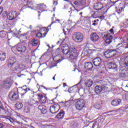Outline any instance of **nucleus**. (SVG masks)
Returning <instances> with one entry per match:
<instances>
[{"label":"nucleus","mask_w":128,"mask_h":128,"mask_svg":"<svg viewBox=\"0 0 128 128\" xmlns=\"http://www.w3.org/2000/svg\"><path fill=\"white\" fill-rule=\"evenodd\" d=\"M38 6L40 8V10H44V8H46V4H38Z\"/></svg>","instance_id":"nucleus-32"},{"label":"nucleus","mask_w":128,"mask_h":128,"mask_svg":"<svg viewBox=\"0 0 128 128\" xmlns=\"http://www.w3.org/2000/svg\"><path fill=\"white\" fill-rule=\"evenodd\" d=\"M56 50H57V51L58 50V49Z\"/></svg>","instance_id":"nucleus-64"},{"label":"nucleus","mask_w":128,"mask_h":128,"mask_svg":"<svg viewBox=\"0 0 128 128\" xmlns=\"http://www.w3.org/2000/svg\"><path fill=\"white\" fill-rule=\"evenodd\" d=\"M22 88L23 90H24L25 94L26 92H28V90H30V89L26 88V86H22Z\"/></svg>","instance_id":"nucleus-33"},{"label":"nucleus","mask_w":128,"mask_h":128,"mask_svg":"<svg viewBox=\"0 0 128 128\" xmlns=\"http://www.w3.org/2000/svg\"><path fill=\"white\" fill-rule=\"evenodd\" d=\"M72 39L76 42H82L84 40V34L80 32H75L72 35Z\"/></svg>","instance_id":"nucleus-3"},{"label":"nucleus","mask_w":128,"mask_h":128,"mask_svg":"<svg viewBox=\"0 0 128 128\" xmlns=\"http://www.w3.org/2000/svg\"><path fill=\"white\" fill-rule=\"evenodd\" d=\"M0 108L2 110H4V104H2V102H0Z\"/></svg>","instance_id":"nucleus-40"},{"label":"nucleus","mask_w":128,"mask_h":128,"mask_svg":"<svg viewBox=\"0 0 128 128\" xmlns=\"http://www.w3.org/2000/svg\"><path fill=\"white\" fill-rule=\"evenodd\" d=\"M84 106H86V101L82 99L78 100L75 104V106L78 110H82V108H84Z\"/></svg>","instance_id":"nucleus-4"},{"label":"nucleus","mask_w":128,"mask_h":128,"mask_svg":"<svg viewBox=\"0 0 128 128\" xmlns=\"http://www.w3.org/2000/svg\"><path fill=\"white\" fill-rule=\"evenodd\" d=\"M124 66L128 68V56H126L124 61Z\"/></svg>","instance_id":"nucleus-28"},{"label":"nucleus","mask_w":128,"mask_h":128,"mask_svg":"<svg viewBox=\"0 0 128 128\" xmlns=\"http://www.w3.org/2000/svg\"><path fill=\"white\" fill-rule=\"evenodd\" d=\"M7 120H8L10 122H14V119L10 116L7 118Z\"/></svg>","instance_id":"nucleus-38"},{"label":"nucleus","mask_w":128,"mask_h":128,"mask_svg":"<svg viewBox=\"0 0 128 128\" xmlns=\"http://www.w3.org/2000/svg\"><path fill=\"white\" fill-rule=\"evenodd\" d=\"M84 67L86 70H92L94 65H92V63L88 62L85 64Z\"/></svg>","instance_id":"nucleus-16"},{"label":"nucleus","mask_w":128,"mask_h":128,"mask_svg":"<svg viewBox=\"0 0 128 128\" xmlns=\"http://www.w3.org/2000/svg\"><path fill=\"white\" fill-rule=\"evenodd\" d=\"M58 20L59 24L60 23V20Z\"/></svg>","instance_id":"nucleus-60"},{"label":"nucleus","mask_w":128,"mask_h":128,"mask_svg":"<svg viewBox=\"0 0 128 128\" xmlns=\"http://www.w3.org/2000/svg\"><path fill=\"white\" fill-rule=\"evenodd\" d=\"M96 24H98V23H93L92 26H96Z\"/></svg>","instance_id":"nucleus-52"},{"label":"nucleus","mask_w":128,"mask_h":128,"mask_svg":"<svg viewBox=\"0 0 128 128\" xmlns=\"http://www.w3.org/2000/svg\"><path fill=\"white\" fill-rule=\"evenodd\" d=\"M46 32H45L43 34L42 38H44L46 36Z\"/></svg>","instance_id":"nucleus-47"},{"label":"nucleus","mask_w":128,"mask_h":128,"mask_svg":"<svg viewBox=\"0 0 128 128\" xmlns=\"http://www.w3.org/2000/svg\"><path fill=\"white\" fill-rule=\"evenodd\" d=\"M122 43L118 44V46H122Z\"/></svg>","instance_id":"nucleus-54"},{"label":"nucleus","mask_w":128,"mask_h":128,"mask_svg":"<svg viewBox=\"0 0 128 128\" xmlns=\"http://www.w3.org/2000/svg\"><path fill=\"white\" fill-rule=\"evenodd\" d=\"M58 88V87H56L55 88V90H56V88Z\"/></svg>","instance_id":"nucleus-61"},{"label":"nucleus","mask_w":128,"mask_h":128,"mask_svg":"<svg viewBox=\"0 0 128 128\" xmlns=\"http://www.w3.org/2000/svg\"><path fill=\"white\" fill-rule=\"evenodd\" d=\"M2 10H4V8H2V7H0V14L2 12Z\"/></svg>","instance_id":"nucleus-43"},{"label":"nucleus","mask_w":128,"mask_h":128,"mask_svg":"<svg viewBox=\"0 0 128 128\" xmlns=\"http://www.w3.org/2000/svg\"><path fill=\"white\" fill-rule=\"evenodd\" d=\"M118 12H122V10H124V8L122 7H120L118 9Z\"/></svg>","instance_id":"nucleus-41"},{"label":"nucleus","mask_w":128,"mask_h":128,"mask_svg":"<svg viewBox=\"0 0 128 128\" xmlns=\"http://www.w3.org/2000/svg\"><path fill=\"white\" fill-rule=\"evenodd\" d=\"M30 8V3H28V4H24L23 6V8Z\"/></svg>","instance_id":"nucleus-39"},{"label":"nucleus","mask_w":128,"mask_h":128,"mask_svg":"<svg viewBox=\"0 0 128 128\" xmlns=\"http://www.w3.org/2000/svg\"><path fill=\"white\" fill-rule=\"evenodd\" d=\"M18 16V13L16 11H11L8 16V20H14Z\"/></svg>","instance_id":"nucleus-13"},{"label":"nucleus","mask_w":128,"mask_h":128,"mask_svg":"<svg viewBox=\"0 0 128 128\" xmlns=\"http://www.w3.org/2000/svg\"><path fill=\"white\" fill-rule=\"evenodd\" d=\"M62 52L64 54H66L67 58L70 60H76L78 58V51L76 50V48L73 44L68 46V44H64L62 48Z\"/></svg>","instance_id":"nucleus-1"},{"label":"nucleus","mask_w":128,"mask_h":128,"mask_svg":"<svg viewBox=\"0 0 128 128\" xmlns=\"http://www.w3.org/2000/svg\"><path fill=\"white\" fill-rule=\"evenodd\" d=\"M111 2H118V0H110Z\"/></svg>","instance_id":"nucleus-44"},{"label":"nucleus","mask_w":128,"mask_h":128,"mask_svg":"<svg viewBox=\"0 0 128 128\" xmlns=\"http://www.w3.org/2000/svg\"><path fill=\"white\" fill-rule=\"evenodd\" d=\"M24 76V74L18 75V76H19V78H20V76Z\"/></svg>","instance_id":"nucleus-53"},{"label":"nucleus","mask_w":128,"mask_h":128,"mask_svg":"<svg viewBox=\"0 0 128 128\" xmlns=\"http://www.w3.org/2000/svg\"><path fill=\"white\" fill-rule=\"evenodd\" d=\"M128 72H126V70H124L122 72H120L118 74L119 78H128Z\"/></svg>","instance_id":"nucleus-20"},{"label":"nucleus","mask_w":128,"mask_h":128,"mask_svg":"<svg viewBox=\"0 0 128 128\" xmlns=\"http://www.w3.org/2000/svg\"><path fill=\"white\" fill-rule=\"evenodd\" d=\"M104 40H106V44H110L112 42V36L110 34L104 35Z\"/></svg>","instance_id":"nucleus-14"},{"label":"nucleus","mask_w":128,"mask_h":128,"mask_svg":"<svg viewBox=\"0 0 128 128\" xmlns=\"http://www.w3.org/2000/svg\"><path fill=\"white\" fill-rule=\"evenodd\" d=\"M94 24H96V20H94Z\"/></svg>","instance_id":"nucleus-57"},{"label":"nucleus","mask_w":128,"mask_h":128,"mask_svg":"<svg viewBox=\"0 0 128 128\" xmlns=\"http://www.w3.org/2000/svg\"><path fill=\"white\" fill-rule=\"evenodd\" d=\"M80 14L81 15V16H82V12H80Z\"/></svg>","instance_id":"nucleus-55"},{"label":"nucleus","mask_w":128,"mask_h":128,"mask_svg":"<svg viewBox=\"0 0 128 128\" xmlns=\"http://www.w3.org/2000/svg\"><path fill=\"white\" fill-rule=\"evenodd\" d=\"M74 90V87H71L69 88L68 90Z\"/></svg>","instance_id":"nucleus-49"},{"label":"nucleus","mask_w":128,"mask_h":128,"mask_svg":"<svg viewBox=\"0 0 128 128\" xmlns=\"http://www.w3.org/2000/svg\"><path fill=\"white\" fill-rule=\"evenodd\" d=\"M50 2H52L54 6H58V1L56 0H50Z\"/></svg>","instance_id":"nucleus-37"},{"label":"nucleus","mask_w":128,"mask_h":128,"mask_svg":"<svg viewBox=\"0 0 128 128\" xmlns=\"http://www.w3.org/2000/svg\"><path fill=\"white\" fill-rule=\"evenodd\" d=\"M15 106L16 108L18 110H20V108H22V106H24V105L22 102H17Z\"/></svg>","instance_id":"nucleus-25"},{"label":"nucleus","mask_w":128,"mask_h":128,"mask_svg":"<svg viewBox=\"0 0 128 128\" xmlns=\"http://www.w3.org/2000/svg\"><path fill=\"white\" fill-rule=\"evenodd\" d=\"M64 116V112L62 111L60 112L56 116L58 118H62Z\"/></svg>","instance_id":"nucleus-26"},{"label":"nucleus","mask_w":128,"mask_h":128,"mask_svg":"<svg viewBox=\"0 0 128 128\" xmlns=\"http://www.w3.org/2000/svg\"><path fill=\"white\" fill-rule=\"evenodd\" d=\"M8 64L13 72H16L18 70H24L26 68L24 64H20L14 57H10L8 58Z\"/></svg>","instance_id":"nucleus-2"},{"label":"nucleus","mask_w":128,"mask_h":128,"mask_svg":"<svg viewBox=\"0 0 128 128\" xmlns=\"http://www.w3.org/2000/svg\"><path fill=\"white\" fill-rule=\"evenodd\" d=\"M6 32L4 31L0 32V38H6Z\"/></svg>","instance_id":"nucleus-29"},{"label":"nucleus","mask_w":128,"mask_h":128,"mask_svg":"<svg viewBox=\"0 0 128 128\" xmlns=\"http://www.w3.org/2000/svg\"><path fill=\"white\" fill-rule=\"evenodd\" d=\"M60 106L58 104L52 105L50 108V112L51 114H56L60 110Z\"/></svg>","instance_id":"nucleus-6"},{"label":"nucleus","mask_w":128,"mask_h":128,"mask_svg":"<svg viewBox=\"0 0 128 128\" xmlns=\"http://www.w3.org/2000/svg\"><path fill=\"white\" fill-rule=\"evenodd\" d=\"M30 44L32 46H38V44H40V41L38 40L33 38L30 41Z\"/></svg>","instance_id":"nucleus-17"},{"label":"nucleus","mask_w":128,"mask_h":128,"mask_svg":"<svg viewBox=\"0 0 128 128\" xmlns=\"http://www.w3.org/2000/svg\"><path fill=\"white\" fill-rule=\"evenodd\" d=\"M100 18H104V16H101Z\"/></svg>","instance_id":"nucleus-56"},{"label":"nucleus","mask_w":128,"mask_h":128,"mask_svg":"<svg viewBox=\"0 0 128 128\" xmlns=\"http://www.w3.org/2000/svg\"><path fill=\"white\" fill-rule=\"evenodd\" d=\"M9 98L10 100H18V94L12 91L9 94Z\"/></svg>","instance_id":"nucleus-8"},{"label":"nucleus","mask_w":128,"mask_h":128,"mask_svg":"<svg viewBox=\"0 0 128 128\" xmlns=\"http://www.w3.org/2000/svg\"><path fill=\"white\" fill-rule=\"evenodd\" d=\"M6 58V54L4 52H0V60L1 62H4Z\"/></svg>","instance_id":"nucleus-23"},{"label":"nucleus","mask_w":128,"mask_h":128,"mask_svg":"<svg viewBox=\"0 0 128 128\" xmlns=\"http://www.w3.org/2000/svg\"><path fill=\"white\" fill-rule=\"evenodd\" d=\"M103 6L102 3H96L94 4V8L96 10H100Z\"/></svg>","instance_id":"nucleus-21"},{"label":"nucleus","mask_w":128,"mask_h":128,"mask_svg":"<svg viewBox=\"0 0 128 128\" xmlns=\"http://www.w3.org/2000/svg\"><path fill=\"white\" fill-rule=\"evenodd\" d=\"M104 56L106 58H113V56H116V52L112 50H108L104 52Z\"/></svg>","instance_id":"nucleus-11"},{"label":"nucleus","mask_w":128,"mask_h":128,"mask_svg":"<svg viewBox=\"0 0 128 128\" xmlns=\"http://www.w3.org/2000/svg\"><path fill=\"white\" fill-rule=\"evenodd\" d=\"M30 112V108L28 106H25L24 108V112H26V114H28Z\"/></svg>","instance_id":"nucleus-31"},{"label":"nucleus","mask_w":128,"mask_h":128,"mask_svg":"<svg viewBox=\"0 0 128 128\" xmlns=\"http://www.w3.org/2000/svg\"><path fill=\"white\" fill-rule=\"evenodd\" d=\"M94 84V81L90 79L88 80L85 82V86L86 88H90Z\"/></svg>","instance_id":"nucleus-18"},{"label":"nucleus","mask_w":128,"mask_h":128,"mask_svg":"<svg viewBox=\"0 0 128 128\" xmlns=\"http://www.w3.org/2000/svg\"><path fill=\"white\" fill-rule=\"evenodd\" d=\"M38 108L42 114H44L46 112V107L44 105H40L38 106Z\"/></svg>","instance_id":"nucleus-19"},{"label":"nucleus","mask_w":128,"mask_h":128,"mask_svg":"<svg viewBox=\"0 0 128 128\" xmlns=\"http://www.w3.org/2000/svg\"><path fill=\"white\" fill-rule=\"evenodd\" d=\"M56 76V74H55L54 76L52 78V79L54 80H56V78H55Z\"/></svg>","instance_id":"nucleus-51"},{"label":"nucleus","mask_w":128,"mask_h":128,"mask_svg":"<svg viewBox=\"0 0 128 128\" xmlns=\"http://www.w3.org/2000/svg\"><path fill=\"white\" fill-rule=\"evenodd\" d=\"M12 81L10 78L6 79L3 82L2 86L5 88H10L12 86Z\"/></svg>","instance_id":"nucleus-9"},{"label":"nucleus","mask_w":128,"mask_h":128,"mask_svg":"<svg viewBox=\"0 0 128 128\" xmlns=\"http://www.w3.org/2000/svg\"><path fill=\"white\" fill-rule=\"evenodd\" d=\"M74 4H75V8H79L80 6H82L80 4V0L78 1H75L74 2Z\"/></svg>","instance_id":"nucleus-30"},{"label":"nucleus","mask_w":128,"mask_h":128,"mask_svg":"<svg viewBox=\"0 0 128 128\" xmlns=\"http://www.w3.org/2000/svg\"><path fill=\"white\" fill-rule=\"evenodd\" d=\"M16 50L18 52L22 54V52H24L26 50V46L22 45V44H18L17 45Z\"/></svg>","instance_id":"nucleus-12"},{"label":"nucleus","mask_w":128,"mask_h":128,"mask_svg":"<svg viewBox=\"0 0 128 128\" xmlns=\"http://www.w3.org/2000/svg\"><path fill=\"white\" fill-rule=\"evenodd\" d=\"M120 102H122V100H120V99H116L112 101V104L113 106H118V104H120Z\"/></svg>","instance_id":"nucleus-22"},{"label":"nucleus","mask_w":128,"mask_h":128,"mask_svg":"<svg viewBox=\"0 0 128 128\" xmlns=\"http://www.w3.org/2000/svg\"><path fill=\"white\" fill-rule=\"evenodd\" d=\"M90 40L94 42H96L100 40V36L96 32L92 33L90 35Z\"/></svg>","instance_id":"nucleus-10"},{"label":"nucleus","mask_w":128,"mask_h":128,"mask_svg":"<svg viewBox=\"0 0 128 128\" xmlns=\"http://www.w3.org/2000/svg\"><path fill=\"white\" fill-rule=\"evenodd\" d=\"M76 10H77V12H78V9L76 8Z\"/></svg>","instance_id":"nucleus-62"},{"label":"nucleus","mask_w":128,"mask_h":128,"mask_svg":"<svg viewBox=\"0 0 128 128\" xmlns=\"http://www.w3.org/2000/svg\"><path fill=\"white\" fill-rule=\"evenodd\" d=\"M57 44H60V41H58V42H57Z\"/></svg>","instance_id":"nucleus-59"},{"label":"nucleus","mask_w":128,"mask_h":128,"mask_svg":"<svg viewBox=\"0 0 128 128\" xmlns=\"http://www.w3.org/2000/svg\"><path fill=\"white\" fill-rule=\"evenodd\" d=\"M96 122H94V124H93V126H92V127H94L96 126Z\"/></svg>","instance_id":"nucleus-48"},{"label":"nucleus","mask_w":128,"mask_h":128,"mask_svg":"<svg viewBox=\"0 0 128 128\" xmlns=\"http://www.w3.org/2000/svg\"><path fill=\"white\" fill-rule=\"evenodd\" d=\"M79 2L81 6H84L86 3V0H79Z\"/></svg>","instance_id":"nucleus-35"},{"label":"nucleus","mask_w":128,"mask_h":128,"mask_svg":"<svg viewBox=\"0 0 128 128\" xmlns=\"http://www.w3.org/2000/svg\"><path fill=\"white\" fill-rule=\"evenodd\" d=\"M36 36L39 38H42V34L40 32H38L36 34Z\"/></svg>","instance_id":"nucleus-36"},{"label":"nucleus","mask_w":128,"mask_h":128,"mask_svg":"<svg viewBox=\"0 0 128 128\" xmlns=\"http://www.w3.org/2000/svg\"><path fill=\"white\" fill-rule=\"evenodd\" d=\"M0 128H4V124L2 123H0Z\"/></svg>","instance_id":"nucleus-46"},{"label":"nucleus","mask_w":128,"mask_h":128,"mask_svg":"<svg viewBox=\"0 0 128 128\" xmlns=\"http://www.w3.org/2000/svg\"><path fill=\"white\" fill-rule=\"evenodd\" d=\"M96 21H97V22H98V20H96Z\"/></svg>","instance_id":"nucleus-63"},{"label":"nucleus","mask_w":128,"mask_h":128,"mask_svg":"<svg viewBox=\"0 0 128 128\" xmlns=\"http://www.w3.org/2000/svg\"><path fill=\"white\" fill-rule=\"evenodd\" d=\"M108 64L110 66V68H111L112 70H114L115 68H118V65H116L115 63L109 62Z\"/></svg>","instance_id":"nucleus-24"},{"label":"nucleus","mask_w":128,"mask_h":128,"mask_svg":"<svg viewBox=\"0 0 128 128\" xmlns=\"http://www.w3.org/2000/svg\"><path fill=\"white\" fill-rule=\"evenodd\" d=\"M108 86H106V84H104L102 86H96L95 87L94 90L96 94H100L102 92H106L108 90Z\"/></svg>","instance_id":"nucleus-5"},{"label":"nucleus","mask_w":128,"mask_h":128,"mask_svg":"<svg viewBox=\"0 0 128 128\" xmlns=\"http://www.w3.org/2000/svg\"><path fill=\"white\" fill-rule=\"evenodd\" d=\"M94 107L96 110H100L102 108V106L100 104H95Z\"/></svg>","instance_id":"nucleus-34"},{"label":"nucleus","mask_w":128,"mask_h":128,"mask_svg":"<svg viewBox=\"0 0 128 128\" xmlns=\"http://www.w3.org/2000/svg\"><path fill=\"white\" fill-rule=\"evenodd\" d=\"M102 58L100 57H97L93 60V64L95 66H98V68H102Z\"/></svg>","instance_id":"nucleus-7"},{"label":"nucleus","mask_w":128,"mask_h":128,"mask_svg":"<svg viewBox=\"0 0 128 128\" xmlns=\"http://www.w3.org/2000/svg\"><path fill=\"white\" fill-rule=\"evenodd\" d=\"M69 10L70 11H68V12H70V14H72V8H69Z\"/></svg>","instance_id":"nucleus-50"},{"label":"nucleus","mask_w":128,"mask_h":128,"mask_svg":"<svg viewBox=\"0 0 128 128\" xmlns=\"http://www.w3.org/2000/svg\"><path fill=\"white\" fill-rule=\"evenodd\" d=\"M110 34H114V29L111 28V29L110 30Z\"/></svg>","instance_id":"nucleus-45"},{"label":"nucleus","mask_w":128,"mask_h":128,"mask_svg":"<svg viewBox=\"0 0 128 128\" xmlns=\"http://www.w3.org/2000/svg\"><path fill=\"white\" fill-rule=\"evenodd\" d=\"M38 98L39 99V102L40 104H45L46 102V97L43 95L42 94H38Z\"/></svg>","instance_id":"nucleus-15"},{"label":"nucleus","mask_w":128,"mask_h":128,"mask_svg":"<svg viewBox=\"0 0 128 128\" xmlns=\"http://www.w3.org/2000/svg\"><path fill=\"white\" fill-rule=\"evenodd\" d=\"M2 0H0V4H2Z\"/></svg>","instance_id":"nucleus-58"},{"label":"nucleus","mask_w":128,"mask_h":128,"mask_svg":"<svg viewBox=\"0 0 128 128\" xmlns=\"http://www.w3.org/2000/svg\"><path fill=\"white\" fill-rule=\"evenodd\" d=\"M32 106H35L36 104H38V102L34 101V100H32Z\"/></svg>","instance_id":"nucleus-42"},{"label":"nucleus","mask_w":128,"mask_h":128,"mask_svg":"<svg viewBox=\"0 0 128 128\" xmlns=\"http://www.w3.org/2000/svg\"><path fill=\"white\" fill-rule=\"evenodd\" d=\"M72 28V27H70L69 28L68 27H64L63 29V32L66 36V32L68 33L70 32V29Z\"/></svg>","instance_id":"nucleus-27"}]
</instances>
